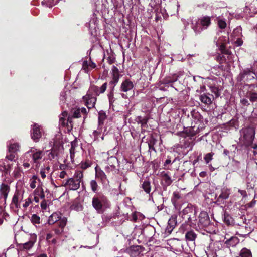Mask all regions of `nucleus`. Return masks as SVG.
Returning a JSON list of instances; mask_svg holds the SVG:
<instances>
[{
  "instance_id": "f257e3e1",
  "label": "nucleus",
  "mask_w": 257,
  "mask_h": 257,
  "mask_svg": "<svg viewBox=\"0 0 257 257\" xmlns=\"http://www.w3.org/2000/svg\"><path fill=\"white\" fill-rule=\"evenodd\" d=\"M107 84L106 82L99 87L95 85H91L86 95L83 97V101L85 105L89 109L93 108L96 101V96L101 93H103L107 88Z\"/></svg>"
},
{
  "instance_id": "f03ea898",
  "label": "nucleus",
  "mask_w": 257,
  "mask_h": 257,
  "mask_svg": "<svg viewBox=\"0 0 257 257\" xmlns=\"http://www.w3.org/2000/svg\"><path fill=\"white\" fill-rule=\"evenodd\" d=\"M83 171L81 170H76L72 177H69L63 180L61 186L64 187L66 189L75 191L78 190L80 184L83 183Z\"/></svg>"
},
{
  "instance_id": "7ed1b4c3",
  "label": "nucleus",
  "mask_w": 257,
  "mask_h": 257,
  "mask_svg": "<svg viewBox=\"0 0 257 257\" xmlns=\"http://www.w3.org/2000/svg\"><path fill=\"white\" fill-rule=\"evenodd\" d=\"M44 155V152L43 151L32 147L25 154V156L30 157L32 159L31 163L36 168H38L40 166V162Z\"/></svg>"
},
{
  "instance_id": "20e7f679",
  "label": "nucleus",
  "mask_w": 257,
  "mask_h": 257,
  "mask_svg": "<svg viewBox=\"0 0 257 257\" xmlns=\"http://www.w3.org/2000/svg\"><path fill=\"white\" fill-rule=\"evenodd\" d=\"M92 204L98 212H101L103 208L108 205V200L103 195H97L93 198Z\"/></svg>"
},
{
  "instance_id": "39448f33",
  "label": "nucleus",
  "mask_w": 257,
  "mask_h": 257,
  "mask_svg": "<svg viewBox=\"0 0 257 257\" xmlns=\"http://www.w3.org/2000/svg\"><path fill=\"white\" fill-rule=\"evenodd\" d=\"M62 216V213L60 212L53 213L48 218V224L52 225L58 222L59 227H65L67 224V219L66 217Z\"/></svg>"
},
{
  "instance_id": "423d86ee",
  "label": "nucleus",
  "mask_w": 257,
  "mask_h": 257,
  "mask_svg": "<svg viewBox=\"0 0 257 257\" xmlns=\"http://www.w3.org/2000/svg\"><path fill=\"white\" fill-rule=\"evenodd\" d=\"M241 138L244 143L249 144L253 142L255 137V130L253 127H246L240 130Z\"/></svg>"
},
{
  "instance_id": "0eeeda50",
  "label": "nucleus",
  "mask_w": 257,
  "mask_h": 257,
  "mask_svg": "<svg viewBox=\"0 0 257 257\" xmlns=\"http://www.w3.org/2000/svg\"><path fill=\"white\" fill-rule=\"evenodd\" d=\"M256 74L252 69L246 68L241 71L238 76L237 79L239 81L248 82L254 79Z\"/></svg>"
},
{
  "instance_id": "6e6552de",
  "label": "nucleus",
  "mask_w": 257,
  "mask_h": 257,
  "mask_svg": "<svg viewBox=\"0 0 257 257\" xmlns=\"http://www.w3.org/2000/svg\"><path fill=\"white\" fill-rule=\"evenodd\" d=\"M210 223V220L208 213L205 211H201L199 214L197 225L200 228L208 226Z\"/></svg>"
},
{
  "instance_id": "1a4fd4ad",
  "label": "nucleus",
  "mask_w": 257,
  "mask_h": 257,
  "mask_svg": "<svg viewBox=\"0 0 257 257\" xmlns=\"http://www.w3.org/2000/svg\"><path fill=\"white\" fill-rule=\"evenodd\" d=\"M43 130L41 126L34 124L31 128V137L35 142H38L41 137Z\"/></svg>"
},
{
  "instance_id": "9d476101",
  "label": "nucleus",
  "mask_w": 257,
  "mask_h": 257,
  "mask_svg": "<svg viewBox=\"0 0 257 257\" xmlns=\"http://www.w3.org/2000/svg\"><path fill=\"white\" fill-rule=\"evenodd\" d=\"M177 224V217L176 215L172 216L169 219L168 225L164 232V236L166 237L171 233Z\"/></svg>"
},
{
  "instance_id": "9b49d317",
  "label": "nucleus",
  "mask_w": 257,
  "mask_h": 257,
  "mask_svg": "<svg viewBox=\"0 0 257 257\" xmlns=\"http://www.w3.org/2000/svg\"><path fill=\"white\" fill-rule=\"evenodd\" d=\"M13 165L12 162H10L6 159L0 160V171L5 174H9Z\"/></svg>"
},
{
  "instance_id": "f8f14e48",
  "label": "nucleus",
  "mask_w": 257,
  "mask_h": 257,
  "mask_svg": "<svg viewBox=\"0 0 257 257\" xmlns=\"http://www.w3.org/2000/svg\"><path fill=\"white\" fill-rule=\"evenodd\" d=\"M24 191H16L12 199V203L17 208L21 207V202L24 198Z\"/></svg>"
},
{
  "instance_id": "ddd939ff",
  "label": "nucleus",
  "mask_w": 257,
  "mask_h": 257,
  "mask_svg": "<svg viewBox=\"0 0 257 257\" xmlns=\"http://www.w3.org/2000/svg\"><path fill=\"white\" fill-rule=\"evenodd\" d=\"M226 240L224 244H225L228 248L230 247H235L239 242V238L235 236L229 237L228 234H226L224 237Z\"/></svg>"
},
{
  "instance_id": "4468645a",
  "label": "nucleus",
  "mask_w": 257,
  "mask_h": 257,
  "mask_svg": "<svg viewBox=\"0 0 257 257\" xmlns=\"http://www.w3.org/2000/svg\"><path fill=\"white\" fill-rule=\"evenodd\" d=\"M95 177L100 180L102 184H107L109 183V181L104 171L99 168L97 166L95 168Z\"/></svg>"
},
{
  "instance_id": "2eb2a0df",
  "label": "nucleus",
  "mask_w": 257,
  "mask_h": 257,
  "mask_svg": "<svg viewBox=\"0 0 257 257\" xmlns=\"http://www.w3.org/2000/svg\"><path fill=\"white\" fill-rule=\"evenodd\" d=\"M215 41L216 42V45L220 47L221 51H223L225 46L229 43V40L228 35H226L225 36H219L217 40H216V38L215 39Z\"/></svg>"
},
{
  "instance_id": "dca6fc26",
  "label": "nucleus",
  "mask_w": 257,
  "mask_h": 257,
  "mask_svg": "<svg viewBox=\"0 0 257 257\" xmlns=\"http://www.w3.org/2000/svg\"><path fill=\"white\" fill-rule=\"evenodd\" d=\"M72 118L68 117V113L67 111H63L60 115L59 123L63 126L67 125L69 127V123L71 125ZM71 127V126H70Z\"/></svg>"
},
{
  "instance_id": "f3484780",
  "label": "nucleus",
  "mask_w": 257,
  "mask_h": 257,
  "mask_svg": "<svg viewBox=\"0 0 257 257\" xmlns=\"http://www.w3.org/2000/svg\"><path fill=\"white\" fill-rule=\"evenodd\" d=\"M51 165L49 161H45L43 166L40 168V174L42 178H45L50 174Z\"/></svg>"
},
{
  "instance_id": "a211bd4d",
  "label": "nucleus",
  "mask_w": 257,
  "mask_h": 257,
  "mask_svg": "<svg viewBox=\"0 0 257 257\" xmlns=\"http://www.w3.org/2000/svg\"><path fill=\"white\" fill-rule=\"evenodd\" d=\"M134 83L128 79H125L121 84L120 90L122 92H127L134 87Z\"/></svg>"
},
{
  "instance_id": "6ab92c4d",
  "label": "nucleus",
  "mask_w": 257,
  "mask_h": 257,
  "mask_svg": "<svg viewBox=\"0 0 257 257\" xmlns=\"http://www.w3.org/2000/svg\"><path fill=\"white\" fill-rule=\"evenodd\" d=\"M10 190V187L7 184L4 183L1 184L0 187L1 198L4 199V201H6L7 198Z\"/></svg>"
},
{
  "instance_id": "aec40b11",
  "label": "nucleus",
  "mask_w": 257,
  "mask_h": 257,
  "mask_svg": "<svg viewBox=\"0 0 257 257\" xmlns=\"http://www.w3.org/2000/svg\"><path fill=\"white\" fill-rule=\"evenodd\" d=\"M191 28L196 34H200L202 31L204 30L202 25L200 24L199 19L192 21Z\"/></svg>"
},
{
  "instance_id": "412c9836",
  "label": "nucleus",
  "mask_w": 257,
  "mask_h": 257,
  "mask_svg": "<svg viewBox=\"0 0 257 257\" xmlns=\"http://www.w3.org/2000/svg\"><path fill=\"white\" fill-rule=\"evenodd\" d=\"M198 19L200 22V24L202 25L203 29L204 30L207 29L211 24V18L209 16H202L198 18Z\"/></svg>"
},
{
  "instance_id": "4be33fe9",
  "label": "nucleus",
  "mask_w": 257,
  "mask_h": 257,
  "mask_svg": "<svg viewBox=\"0 0 257 257\" xmlns=\"http://www.w3.org/2000/svg\"><path fill=\"white\" fill-rule=\"evenodd\" d=\"M40 179L36 176L34 175L29 181L30 187L31 189L37 188V186L42 185Z\"/></svg>"
},
{
  "instance_id": "5701e85b",
  "label": "nucleus",
  "mask_w": 257,
  "mask_h": 257,
  "mask_svg": "<svg viewBox=\"0 0 257 257\" xmlns=\"http://www.w3.org/2000/svg\"><path fill=\"white\" fill-rule=\"evenodd\" d=\"M37 240V236L36 234H33L31 235L30 240L23 244V248L26 250H29L31 249L34 245V243L36 242Z\"/></svg>"
},
{
  "instance_id": "b1692460",
  "label": "nucleus",
  "mask_w": 257,
  "mask_h": 257,
  "mask_svg": "<svg viewBox=\"0 0 257 257\" xmlns=\"http://www.w3.org/2000/svg\"><path fill=\"white\" fill-rule=\"evenodd\" d=\"M96 66V64L91 61L90 59L89 61H84L83 62V68L87 73H88L92 69L95 68Z\"/></svg>"
},
{
  "instance_id": "393cba45",
  "label": "nucleus",
  "mask_w": 257,
  "mask_h": 257,
  "mask_svg": "<svg viewBox=\"0 0 257 257\" xmlns=\"http://www.w3.org/2000/svg\"><path fill=\"white\" fill-rule=\"evenodd\" d=\"M230 194V190L225 188H223L221 190V193L218 195L217 201H222L227 199Z\"/></svg>"
},
{
  "instance_id": "a878e982",
  "label": "nucleus",
  "mask_w": 257,
  "mask_h": 257,
  "mask_svg": "<svg viewBox=\"0 0 257 257\" xmlns=\"http://www.w3.org/2000/svg\"><path fill=\"white\" fill-rule=\"evenodd\" d=\"M8 146L9 151L11 153H16L20 150V145L18 143L10 141L8 142Z\"/></svg>"
},
{
  "instance_id": "bb28decb",
  "label": "nucleus",
  "mask_w": 257,
  "mask_h": 257,
  "mask_svg": "<svg viewBox=\"0 0 257 257\" xmlns=\"http://www.w3.org/2000/svg\"><path fill=\"white\" fill-rule=\"evenodd\" d=\"M33 196H39L41 199L45 198V193L43 188V184L41 186H37V188L33 192Z\"/></svg>"
},
{
  "instance_id": "cd10ccee",
  "label": "nucleus",
  "mask_w": 257,
  "mask_h": 257,
  "mask_svg": "<svg viewBox=\"0 0 257 257\" xmlns=\"http://www.w3.org/2000/svg\"><path fill=\"white\" fill-rule=\"evenodd\" d=\"M188 221L190 223V225L193 227H195L197 226L198 220L197 219L196 213L192 214L188 217Z\"/></svg>"
},
{
  "instance_id": "c85d7f7f",
  "label": "nucleus",
  "mask_w": 257,
  "mask_h": 257,
  "mask_svg": "<svg viewBox=\"0 0 257 257\" xmlns=\"http://www.w3.org/2000/svg\"><path fill=\"white\" fill-rule=\"evenodd\" d=\"M212 96H208L206 94L201 95L200 96V101L206 105H210L212 103Z\"/></svg>"
},
{
  "instance_id": "c756f323",
  "label": "nucleus",
  "mask_w": 257,
  "mask_h": 257,
  "mask_svg": "<svg viewBox=\"0 0 257 257\" xmlns=\"http://www.w3.org/2000/svg\"><path fill=\"white\" fill-rule=\"evenodd\" d=\"M142 188L146 193L149 194L151 190L150 182L148 180H145L142 184Z\"/></svg>"
},
{
  "instance_id": "7c9ffc66",
  "label": "nucleus",
  "mask_w": 257,
  "mask_h": 257,
  "mask_svg": "<svg viewBox=\"0 0 257 257\" xmlns=\"http://www.w3.org/2000/svg\"><path fill=\"white\" fill-rule=\"evenodd\" d=\"M111 73L114 81L117 83L118 81L119 76L118 69L116 66H113L111 69Z\"/></svg>"
},
{
  "instance_id": "2f4dec72",
  "label": "nucleus",
  "mask_w": 257,
  "mask_h": 257,
  "mask_svg": "<svg viewBox=\"0 0 257 257\" xmlns=\"http://www.w3.org/2000/svg\"><path fill=\"white\" fill-rule=\"evenodd\" d=\"M224 244L221 241H216L214 242L212 245L213 250L215 251L221 250L223 248Z\"/></svg>"
},
{
  "instance_id": "473e14b6",
  "label": "nucleus",
  "mask_w": 257,
  "mask_h": 257,
  "mask_svg": "<svg viewBox=\"0 0 257 257\" xmlns=\"http://www.w3.org/2000/svg\"><path fill=\"white\" fill-rule=\"evenodd\" d=\"M101 133L102 128L100 126H98L97 130H94L91 136L93 138L94 141H99V137L101 135Z\"/></svg>"
},
{
  "instance_id": "72a5a7b5",
  "label": "nucleus",
  "mask_w": 257,
  "mask_h": 257,
  "mask_svg": "<svg viewBox=\"0 0 257 257\" xmlns=\"http://www.w3.org/2000/svg\"><path fill=\"white\" fill-rule=\"evenodd\" d=\"M185 237L187 241H193L196 238V234L194 231H190L186 233Z\"/></svg>"
},
{
  "instance_id": "f704fd0d",
  "label": "nucleus",
  "mask_w": 257,
  "mask_h": 257,
  "mask_svg": "<svg viewBox=\"0 0 257 257\" xmlns=\"http://www.w3.org/2000/svg\"><path fill=\"white\" fill-rule=\"evenodd\" d=\"M106 113L103 111H100L98 113V126L102 125L104 120L106 119Z\"/></svg>"
},
{
  "instance_id": "c9c22d12",
  "label": "nucleus",
  "mask_w": 257,
  "mask_h": 257,
  "mask_svg": "<svg viewBox=\"0 0 257 257\" xmlns=\"http://www.w3.org/2000/svg\"><path fill=\"white\" fill-rule=\"evenodd\" d=\"M240 257H252L250 250L246 248H242L239 253Z\"/></svg>"
},
{
  "instance_id": "e433bc0d",
  "label": "nucleus",
  "mask_w": 257,
  "mask_h": 257,
  "mask_svg": "<svg viewBox=\"0 0 257 257\" xmlns=\"http://www.w3.org/2000/svg\"><path fill=\"white\" fill-rule=\"evenodd\" d=\"M218 27L221 29H224L226 27V23L224 19L219 17L216 19Z\"/></svg>"
},
{
  "instance_id": "4c0bfd02",
  "label": "nucleus",
  "mask_w": 257,
  "mask_h": 257,
  "mask_svg": "<svg viewBox=\"0 0 257 257\" xmlns=\"http://www.w3.org/2000/svg\"><path fill=\"white\" fill-rule=\"evenodd\" d=\"M90 186L93 192H96L98 190V185L95 180H92L90 182Z\"/></svg>"
},
{
  "instance_id": "58836bf2",
  "label": "nucleus",
  "mask_w": 257,
  "mask_h": 257,
  "mask_svg": "<svg viewBox=\"0 0 257 257\" xmlns=\"http://www.w3.org/2000/svg\"><path fill=\"white\" fill-rule=\"evenodd\" d=\"M92 163L91 161L89 160H86L85 161H82L79 164L80 167L83 169H86L88 167H90Z\"/></svg>"
},
{
  "instance_id": "ea45409f",
  "label": "nucleus",
  "mask_w": 257,
  "mask_h": 257,
  "mask_svg": "<svg viewBox=\"0 0 257 257\" xmlns=\"http://www.w3.org/2000/svg\"><path fill=\"white\" fill-rule=\"evenodd\" d=\"M40 220V217L36 214H33L32 215L31 218V221L34 224L36 225L39 224Z\"/></svg>"
},
{
  "instance_id": "a19ab883",
  "label": "nucleus",
  "mask_w": 257,
  "mask_h": 257,
  "mask_svg": "<svg viewBox=\"0 0 257 257\" xmlns=\"http://www.w3.org/2000/svg\"><path fill=\"white\" fill-rule=\"evenodd\" d=\"M32 203V200L31 196L28 197L24 200L22 206L24 208H27Z\"/></svg>"
},
{
  "instance_id": "79ce46f5",
  "label": "nucleus",
  "mask_w": 257,
  "mask_h": 257,
  "mask_svg": "<svg viewBox=\"0 0 257 257\" xmlns=\"http://www.w3.org/2000/svg\"><path fill=\"white\" fill-rule=\"evenodd\" d=\"M53 237H54V234H53L52 233H48L47 234L46 239H47V241H48L49 242H51V243L52 244H55L57 242L56 238H54L52 240H50Z\"/></svg>"
},
{
  "instance_id": "37998d69",
  "label": "nucleus",
  "mask_w": 257,
  "mask_h": 257,
  "mask_svg": "<svg viewBox=\"0 0 257 257\" xmlns=\"http://www.w3.org/2000/svg\"><path fill=\"white\" fill-rule=\"evenodd\" d=\"M213 155L212 153H209L205 155L204 159L206 164H208L213 159Z\"/></svg>"
},
{
  "instance_id": "c03bdc74",
  "label": "nucleus",
  "mask_w": 257,
  "mask_h": 257,
  "mask_svg": "<svg viewBox=\"0 0 257 257\" xmlns=\"http://www.w3.org/2000/svg\"><path fill=\"white\" fill-rule=\"evenodd\" d=\"M70 151V156L71 158V161L72 162H74V158L75 156V147H74V145L73 142H71V147L69 149Z\"/></svg>"
},
{
  "instance_id": "a18cd8bd",
  "label": "nucleus",
  "mask_w": 257,
  "mask_h": 257,
  "mask_svg": "<svg viewBox=\"0 0 257 257\" xmlns=\"http://www.w3.org/2000/svg\"><path fill=\"white\" fill-rule=\"evenodd\" d=\"M116 170V166L114 164H110V165H107L105 167V171L107 173H110L111 172L115 171Z\"/></svg>"
},
{
  "instance_id": "49530a36",
  "label": "nucleus",
  "mask_w": 257,
  "mask_h": 257,
  "mask_svg": "<svg viewBox=\"0 0 257 257\" xmlns=\"http://www.w3.org/2000/svg\"><path fill=\"white\" fill-rule=\"evenodd\" d=\"M224 221L226 224L231 225L233 223V218L229 215H225Z\"/></svg>"
},
{
  "instance_id": "de8ad7c7",
  "label": "nucleus",
  "mask_w": 257,
  "mask_h": 257,
  "mask_svg": "<svg viewBox=\"0 0 257 257\" xmlns=\"http://www.w3.org/2000/svg\"><path fill=\"white\" fill-rule=\"evenodd\" d=\"M193 207H194L191 205H188L187 207L185 208L182 211L183 215L184 216V217H185L186 215H187V214H188L191 212V210L193 209Z\"/></svg>"
},
{
  "instance_id": "09e8293b",
  "label": "nucleus",
  "mask_w": 257,
  "mask_h": 257,
  "mask_svg": "<svg viewBox=\"0 0 257 257\" xmlns=\"http://www.w3.org/2000/svg\"><path fill=\"white\" fill-rule=\"evenodd\" d=\"M21 172L20 168L17 165V167L15 168L13 174L15 177L17 178L21 176Z\"/></svg>"
},
{
  "instance_id": "8fccbe9b",
  "label": "nucleus",
  "mask_w": 257,
  "mask_h": 257,
  "mask_svg": "<svg viewBox=\"0 0 257 257\" xmlns=\"http://www.w3.org/2000/svg\"><path fill=\"white\" fill-rule=\"evenodd\" d=\"M58 176L60 179H64L65 178H69V175L66 170H62L58 174Z\"/></svg>"
},
{
  "instance_id": "3c124183",
  "label": "nucleus",
  "mask_w": 257,
  "mask_h": 257,
  "mask_svg": "<svg viewBox=\"0 0 257 257\" xmlns=\"http://www.w3.org/2000/svg\"><path fill=\"white\" fill-rule=\"evenodd\" d=\"M108 165L110 164H116L118 163L117 159L114 156H111L108 158Z\"/></svg>"
},
{
  "instance_id": "603ef678",
  "label": "nucleus",
  "mask_w": 257,
  "mask_h": 257,
  "mask_svg": "<svg viewBox=\"0 0 257 257\" xmlns=\"http://www.w3.org/2000/svg\"><path fill=\"white\" fill-rule=\"evenodd\" d=\"M239 220H238V224L240 226H243V225L246 224V220L244 217V216H241L240 217L238 218Z\"/></svg>"
},
{
  "instance_id": "864d4df0",
  "label": "nucleus",
  "mask_w": 257,
  "mask_h": 257,
  "mask_svg": "<svg viewBox=\"0 0 257 257\" xmlns=\"http://www.w3.org/2000/svg\"><path fill=\"white\" fill-rule=\"evenodd\" d=\"M64 228V227L62 228L61 227H59V228H55L54 230V234L56 235H59L61 234L63 232Z\"/></svg>"
},
{
  "instance_id": "5fc2aeb1",
  "label": "nucleus",
  "mask_w": 257,
  "mask_h": 257,
  "mask_svg": "<svg viewBox=\"0 0 257 257\" xmlns=\"http://www.w3.org/2000/svg\"><path fill=\"white\" fill-rule=\"evenodd\" d=\"M164 181L167 185H170L172 183L171 178L167 175H165L163 177Z\"/></svg>"
},
{
  "instance_id": "6e6d98bb",
  "label": "nucleus",
  "mask_w": 257,
  "mask_h": 257,
  "mask_svg": "<svg viewBox=\"0 0 257 257\" xmlns=\"http://www.w3.org/2000/svg\"><path fill=\"white\" fill-rule=\"evenodd\" d=\"M43 200L41 202L40 205L41 209L43 210H46L48 206V201L45 200L44 199H43Z\"/></svg>"
},
{
  "instance_id": "4d7b16f0",
  "label": "nucleus",
  "mask_w": 257,
  "mask_h": 257,
  "mask_svg": "<svg viewBox=\"0 0 257 257\" xmlns=\"http://www.w3.org/2000/svg\"><path fill=\"white\" fill-rule=\"evenodd\" d=\"M138 122L141 124L142 126H144V125L147 124V120L146 118H142L141 117H139L138 118Z\"/></svg>"
},
{
  "instance_id": "13d9d810",
  "label": "nucleus",
  "mask_w": 257,
  "mask_h": 257,
  "mask_svg": "<svg viewBox=\"0 0 257 257\" xmlns=\"http://www.w3.org/2000/svg\"><path fill=\"white\" fill-rule=\"evenodd\" d=\"M80 110H81L80 109H77L75 110L73 112V116L75 118L80 117L81 116Z\"/></svg>"
},
{
  "instance_id": "bf43d9fd",
  "label": "nucleus",
  "mask_w": 257,
  "mask_h": 257,
  "mask_svg": "<svg viewBox=\"0 0 257 257\" xmlns=\"http://www.w3.org/2000/svg\"><path fill=\"white\" fill-rule=\"evenodd\" d=\"M249 99L251 101H255L257 100V93H252L250 94Z\"/></svg>"
},
{
  "instance_id": "052dcab7",
  "label": "nucleus",
  "mask_w": 257,
  "mask_h": 257,
  "mask_svg": "<svg viewBox=\"0 0 257 257\" xmlns=\"http://www.w3.org/2000/svg\"><path fill=\"white\" fill-rule=\"evenodd\" d=\"M15 158V155L13 154H11L10 155H7L5 159L10 162H12L13 160H14Z\"/></svg>"
},
{
  "instance_id": "680f3d73",
  "label": "nucleus",
  "mask_w": 257,
  "mask_h": 257,
  "mask_svg": "<svg viewBox=\"0 0 257 257\" xmlns=\"http://www.w3.org/2000/svg\"><path fill=\"white\" fill-rule=\"evenodd\" d=\"M67 92H68V93H69V92L64 91L61 93V94H60L61 100L64 101L66 99V96L67 95Z\"/></svg>"
},
{
  "instance_id": "e2e57ef3",
  "label": "nucleus",
  "mask_w": 257,
  "mask_h": 257,
  "mask_svg": "<svg viewBox=\"0 0 257 257\" xmlns=\"http://www.w3.org/2000/svg\"><path fill=\"white\" fill-rule=\"evenodd\" d=\"M193 213H197L196 209L194 207H193V209H192V210H191V212L188 214H187V215H186L185 217H184L185 218H186L188 219V217H189L190 215H191L192 214H193Z\"/></svg>"
},
{
  "instance_id": "0e129e2a",
  "label": "nucleus",
  "mask_w": 257,
  "mask_h": 257,
  "mask_svg": "<svg viewBox=\"0 0 257 257\" xmlns=\"http://www.w3.org/2000/svg\"><path fill=\"white\" fill-rule=\"evenodd\" d=\"M238 192L240 194V195L243 197H245L247 196L246 192L245 190H238Z\"/></svg>"
},
{
  "instance_id": "69168bd1",
  "label": "nucleus",
  "mask_w": 257,
  "mask_h": 257,
  "mask_svg": "<svg viewBox=\"0 0 257 257\" xmlns=\"http://www.w3.org/2000/svg\"><path fill=\"white\" fill-rule=\"evenodd\" d=\"M234 57V56L233 54H229L228 56V59L229 61V62L232 63L234 61L233 58Z\"/></svg>"
},
{
  "instance_id": "338daca9",
  "label": "nucleus",
  "mask_w": 257,
  "mask_h": 257,
  "mask_svg": "<svg viewBox=\"0 0 257 257\" xmlns=\"http://www.w3.org/2000/svg\"><path fill=\"white\" fill-rule=\"evenodd\" d=\"M235 43L237 46H240L242 44V41L241 40L238 39L236 41H235Z\"/></svg>"
},
{
  "instance_id": "774afa93",
  "label": "nucleus",
  "mask_w": 257,
  "mask_h": 257,
  "mask_svg": "<svg viewBox=\"0 0 257 257\" xmlns=\"http://www.w3.org/2000/svg\"><path fill=\"white\" fill-rule=\"evenodd\" d=\"M40 197L39 196H34V201L36 203H38L40 201Z\"/></svg>"
}]
</instances>
